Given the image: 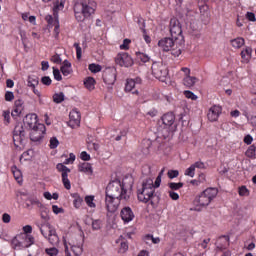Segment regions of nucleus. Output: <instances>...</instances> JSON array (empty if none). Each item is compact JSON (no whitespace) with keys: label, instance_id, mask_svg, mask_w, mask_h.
Returning a JSON list of instances; mask_svg holds the SVG:
<instances>
[{"label":"nucleus","instance_id":"56","mask_svg":"<svg viewBox=\"0 0 256 256\" xmlns=\"http://www.w3.org/2000/svg\"><path fill=\"white\" fill-rule=\"evenodd\" d=\"M246 19H248V21L255 22V21H256L255 13H253V12H247V13H246Z\"/></svg>","mask_w":256,"mask_h":256},{"label":"nucleus","instance_id":"21","mask_svg":"<svg viewBox=\"0 0 256 256\" xmlns=\"http://www.w3.org/2000/svg\"><path fill=\"white\" fill-rule=\"evenodd\" d=\"M78 170L81 173H88V175H93V168L91 167V164H89L87 162L79 164Z\"/></svg>","mask_w":256,"mask_h":256},{"label":"nucleus","instance_id":"53","mask_svg":"<svg viewBox=\"0 0 256 256\" xmlns=\"http://www.w3.org/2000/svg\"><path fill=\"white\" fill-rule=\"evenodd\" d=\"M74 161H75V154L70 153V154H69V158H67V159L64 161V165H69V163H73Z\"/></svg>","mask_w":256,"mask_h":256},{"label":"nucleus","instance_id":"36","mask_svg":"<svg viewBox=\"0 0 256 256\" xmlns=\"http://www.w3.org/2000/svg\"><path fill=\"white\" fill-rule=\"evenodd\" d=\"M184 95L186 99H191V101H197L198 99L197 95L189 90L184 91Z\"/></svg>","mask_w":256,"mask_h":256},{"label":"nucleus","instance_id":"48","mask_svg":"<svg viewBox=\"0 0 256 256\" xmlns=\"http://www.w3.org/2000/svg\"><path fill=\"white\" fill-rule=\"evenodd\" d=\"M168 193H169V197H170L173 201L179 200V193H177L176 191L169 190Z\"/></svg>","mask_w":256,"mask_h":256},{"label":"nucleus","instance_id":"4","mask_svg":"<svg viewBox=\"0 0 256 256\" xmlns=\"http://www.w3.org/2000/svg\"><path fill=\"white\" fill-rule=\"evenodd\" d=\"M217 193H219L217 188H207L198 196L196 201L200 207H207L217 197Z\"/></svg>","mask_w":256,"mask_h":256},{"label":"nucleus","instance_id":"63","mask_svg":"<svg viewBox=\"0 0 256 256\" xmlns=\"http://www.w3.org/2000/svg\"><path fill=\"white\" fill-rule=\"evenodd\" d=\"M81 203H83V199L82 198H76L74 200V207H76V209H79V207H81Z\"/></svg>","mask_w":256,"mask_h":256},{"label":"nucleus","instance_id":"14","mask_svg":"<svg viewBox=\"0 0 256 256\" xmlns=\"http://www.w3.org/2000/svg\"><path fill=\"white\" fill-rule=\"evenodd\" d=\"M221 113H223V108H221V106L214 105L210 107L207 113L208 120H210L212 123L217 121Z\"/></svg>","mask_w":256,"mask_h":256},{"label":"nucleus","instance_id":"20","mask_svg":"<svg viewBox=\"0 0 256 256\" xmlns=\"http://www.w3.org/2000/svg\"><path fill=\"white\" fill-rule=\"evenodd\" d=\"M143 241L146 243V245H157L158 243H161V239L159 237L155 238L151 234L144 236Z\"/></svg>","mask_w":256,"mask_h":256},{"label":"nucleus","instance_id":"41","mask_svg":"<svg viewBox=\"0 0 256 256\" xmlns=\"http://www.w3.org/2000/svg\"><path fill=\"white\" fill-rule=\"evenodd\" d=\"M50 61H52V63H56L57 65H61V63L63 62V60L61 59V56L59 54H55L51 57Z\"/></svg>","mask_w":256,"mask_h":256},{"label":"nucleus","instance_id":"30","mask_svg":"<svg viewBox=\"0 0 256 256\" xmlns=\"http://www.w3.org/2000/svg\"><path fill=\"white\" fill-rule=\"evenodd\" d=\"M53 101L54 103H63L65 101V94L63 92L55 93L53 95Z\"/></svg>","mask_w":256,"mask_h":256},{"label":"nucleus","instance_id":"15","mask_svg":"<svg viewBox=\"0 0 256 256\" xmlns=\"http://www.w3.org/2000/svg\"><path fill=\"white\" fill-rule=\"evenodd\" d=\"M175 38H162L161 40L158 41V46L162 51H171L173 47H175Z\"/></svg>","mask_w":256,"mask_h":256},{"label":"nucleus","instance_id":"46","mask_svg":"<svg viewBox=\"0 0 256 256\" xmlns=\"http://www.w3.org/2000/svg\"><path fill=\"white\" fill-rule=\"evenodd\" d=\"M53 75L56 81H61L63 79V77L61 76V72L57 68H53Z\"/></svg>","mask_w":256,"mask_h":256},{"label":"nucleus","instance_id":"44","mask_svg":"<svg viewBox=\"0 0 256 256\" xmlns=\"http://www.w3.org/2000/svg\"><path fill=\"white\" fill-rule=\"evenodd\" d=\"M72 252L74 253V255H81L83 253V248H81V246H75L73 245L71 247Z\"/></svg>","mask_w":256,"mask_h":256},{"label":"nucleus","instance_id":"45","mask_svg":"<svg viewBox=\"0 0 256 256\" xmlns=\"http://www.w3.org/2000/svg\"><path fill=\"white\" fill-rule=\"evenodd\" d=\"M128 249H129V245L127 244V242L120 243L119 253H127Z\"/></svg>","mask_w":256,"mask_h":256},{"label":"nucleus","instance_id":"64","mask_svg":"<svg viewBox=\"0 0 256 256\" xmlns=\"http://www.w3.org/2000/svg\"><path fill=\"white\" fill-rule=\"evenodd\" d=\"M14 107L19 108V109H23V100L18 99L14 102Z\"/></svg>","mask_w":256,"mask_h":256},{"label":"nucleus","instance_id":"51","mask_svg":"<svg viewBox=\"0 0 256 256\" xmlns=\"http://www.w3.org/2000/svg\"><path fill=\"white\" fill-rule=\"evenodd\" d=\"M74 47L76 48V57H77V59H81V55H82L81 46H79V43H74Z\"/></svg>","mask_w":256,"mask_h":256},{"label":"nucleus","instance_id":"57","mask_svg":"<svg viewBox=\"0 0 256 256\" xmlns=\"http://www.w3.org/2000/svg\"><path fill=\"white\" fill-rule=\"evenodd\" d=\"M41 81L43 85H47V86L51 85L52 83L51 78L49 76L42 77Z\"/></svg>","mask_w":256,"mask_h":256},{"label":"nucleus","instance_id":"39","mask_svg":"<svg viewBox=\"0 0 256 256\" xmlns=\"http://www.w3.org/2000/svg\"><path fill=\"white\" fill-rule=\"evenodd\" d=\"M45 251H46L47 255H49V256H56L59 254V250L55 247L47 248Z\"/></svg>","mask_w":256,"mask_h":256},{"label":"nucleus","instance_id":"25","mask_svg":"<svg viewBox=\"0 0 256 256\" xmlns=\"http://www.w3.org/2000/svg\"><path fill=\"white\" fill-rule=\"evenodd\" d=\"M84 85H85L86 89H88V91H93V89H95V78L87 77L84 80Z\"/></svg>","mask_w":256,"mask_h":256},{"label":"nucleus","instance_id":"17","mask_svg":"<svg viewBox=\"0 0 256 256\" xmlns=\"http://www.w3.org/2000/svg\"><path fill=\"white\" fill-rule=\"evenodd\" d=\"M199 11H200V19L203 21L205 25L209 23V19H211V13L209 12V6L206 4L200 5L199 6Z\"/></svg>","mask_w":256,"mask_h":256},{"label":"nucleus","instance_id":"27","mask_svg":"<svg viewBox=\"0 0 256 256\" xmlns=\"http://www.w3.org/2000/svg\"><path fill=\"white\" fill-rule=\"evenodd\" d=\"M195 83H197L196 77H191L190 75H188L184 78L185 87H193V85H195Z\"/></svg>","mask_w":256,"mask_h":256},{"label":"nucleus","instance_id":"24","mask_svg":"<svg viewBox=\"0 0 256 256\" xmlns=\"http://www.w3.org/2000/svg\"><path fill=\"white\" fill-rule=\"evenodd\" d=\"M61 73L67 77V75L71 74V64L68 60L63 61V65L60 68Z\"/></svg>","mask_w":256,"mask_h":256},{"label":"nucleus","instance_id":"19","mask_svg":"<svg viewBox=\"0 0 256 256\" xmlns=\"http://www.w3.org/2000/svg\"><path fill=\"white\" fill-rule=\"evenodd\" d=\"M24 125H27L29 129L37 127V116L36 114H28L24 119Z\"/></svg>","mask_w":256,"mask_h":256},{"label":"nucleus","instance_id":"12","mask_svg":"<svg viewBox=\"0 0 256 256\" xmlns=\"http://www.w3.org/2000/svg\"><path fill=\"white\" fill-rule=\"evenodd\" d=\"M170 33L171 37L175 40L179 39L181 33H183V30L181 29V22L176 18L170 20Z\"/></svg>","mask_w":256,"mask_h":256},{"label":"nucleus","instance_id":"23","mask_svg":"<svg viewBox=\"0 0 256 256\" xmlns=\"http://www.w3.org/2000/svg\"><path fill=\"white\" fill-rule=\"evenodd\" d=\"M252 53H253V49L251 47H246L244 50H242L241 57L245 61V63H249Z\"/></svg>","mask_w":256,"mask_h":256},{"label":"nucleus","instance_id":"3","mask_svg":"<svg viewBox=\"0 0 256 256\" xmlns=\"http://www.w3.org/2000/svg\"><path fill=\"white\" fill-rule=\"evenodd\" d=\"M97 9V2L88 0L87 2L76 3L74 5V13L77 21L83 22L86 17H91Z\"/></svg>","mask_w":256,"mask_h":256},{"label":"nucleus","instance_id":"2","mask_svg":"<svg viewBox=\"0 0 256 256\" xmlns=\"http://www.w3.org/2000/svg\"><path fill=\"white\" fill-rule=\"evenodd\" d=\"M143 177H148L143 180L142 188L138 190V201L142 203H149L155 194V186L153 185V178L151 177V167L144 166L142 169Z\"/></svg>","mask_w":256,"mask_h":256},{"label":"nucleus","instance_id":"43","mask_svg":"<svg viewBox=\"0 0 256 256\" xmlns=\"http://www.w3.org/2000/svg\"><path fill=\"white\" fill-rule=\"evenodd\" d=\"M137 57L142 61V63H147L149 61V56H147V54L138 52Z\"/></svg>","mask_w":256,"mask_h":256},{"label":"nucleus","instance_id":"13","mask_svg":"<svg viewBox=\"0 0 256 256\" xmlns=\"http://www.w3.org/2000/svg\"><path fill=\"white\" fill-rule=\"evenodd\" d=\"M116 63L120 65V67H132L133 58L127 53H122L116 57Z\"/></svg>","mask_w":256,"mask_h":256},{"label":"nucleus","instance_id":"58","mask_svg":"<svg viewBox=\"0 0 256 256\" xmlns=\"http://www.w3.org/2000/svg\"><path fill=\"white\" fill-rule=\"evenodd\" d=\"M52 211L55 213V215H59V213H63V208H59L57 205L52 206Z\"/></svg>","mask_w":256,"mask_h":256},{"label":"nucleus","instance_id":"8","mask_svg":"<svg viewBox=\"0 0 256 256\" xmlns=\"http://www.w3.org/2000/svg\"><path fill=\"white\" fill-rule=\"evenodd\" d=\"M103 81L106 85H115V81H117V68L108 67L103 71Z\"/></svg>","mask_w":256,"mask_h":256},{"label":"nucleus","instance_id":"11","mask_svg":"<svg viewBox=\"0 0 256 256\" xmlns=\"http://www.w3.org/2000/svg\"><path fill=\"white\" fill-rule=\"evenodd\" d=\"M56 169L60 173H62V183L65 189L67 190L71 189V181H69V173H71V169H69L67 166L61 163L57 164Z\"/></svg>","mask_w":256,"mask_h":256},{"label":"nucleus","instance_id":"6","mask_svg":"<svg viewBox=\"0 0 256 256\" xmlns=\"http://www.w3.org/2000/svg\"><path fill=\"white\" fill-rule=\"evenodd\" d=\"M40 231L46 239H48L51 245L57 246L59 245V236L57 235V231L49 224H44L41 226Z\"/></svg>","mask_w":256,"mask_h":256},{"label":"nucleus","instance_id":"62","mask_svg":"<svg viewBox=\"0 0 256 256\" xmlns=\"http://www.w3.org/2000/svg\"><path fill=\"white\" fill-rule=\"evenodd\" d=\"M80 157L82 159V161H89L91 159V156L89 154H87V152L83 151L80 154Z\"/></svg>","mask_w":256,"mask_h":256},{"label":"nucleus","instance_id":"52","mask_svg":"<svg viewBox=\"0 0 256 256\" xmlns=\"http://www.w3.org/2000/svg\"><path fill=\"white\" fill-rule=\"evenodd\" d=\"M15 99V95L11 91H7L5 93V101H13Z\"/></svg>","mask_w":256,"mask_h":256},{"label":"nucleus","instance_id":"40","mask_svg":"<svg viewBox=\"0 0 256 256\" xmlns=\"http://www.w3.org/2000/svg\"><path fill=\"white\" fill-rule=\"evenodd\" d=\"M94 200H95L94 196H86L85 197V202L88 205V207L95 208V204L93 203Z\"/></svg>","mask_w":256,"mask_h":256},{"label":"nucleus","instance_id":"49","mask_svg":"<svg viewBox=\"0 0 256 256\" xmlns=\"http://www.w3.org/2000/svg\"><path fill=\"white\" fill-rule=\"evenodd\" d=\"M23 113V108H17L14 106V110L12 111V117H19V115Z\"/></svg>","mask_w":256,"mask_h":256},{"label":"nucleus","instance_id":"35","mask_svg":"<svg viewBox=\"0 0 256 256\" xmlns=\"http://www.w3.org/2000/svg\"><path fill=\"white\" fill-rule=\"evenodd\" d=\"M88 69L91 73H99L101 71V65L93 63L88 66Z\"/></svg>","mask_w":256,"mask_h":256},{"label":"nucleus","instance_id":"38","mask_svg":"<svg viewBox=\"0 0 256 256\" xmlns=\"http://www.w3.org/2000/svg\"><path fill=\"white\" fill-rule=\"evenodd\" d=\"M238 193L241 197H247L249 195V189L246 186H241Z\"/></svg>","mask_w":256,"mask_h":256},{"label":"nucleus","instance_id":"26","mask_svg":"<svg viewBox=\"0 0 256 256\" xmlns=\"http://www.w3.org/2000/svg\"><path fill=\"white\" fill-rule=\"evenodd\" d=\"M231 45L234 49H241L243 45H245V39L238 37L236 39L231 40Z\"/></svg>","mask_w":256,"mask_h":256},{"label":"nucleus","instance_id":"42","mask_svg":"<svg viewBox=\"0 0 256 256\" xmlns=\"http://www.w3.org/2000/svg\"><path fill=\"white\" fill-rule=\"evenodd\" d=\"M185 175L188 177H195V166L191 165L188 169H186Z\"/></svg>","mask_w":256,"mask_h":256},{"label":"nucleus","instance_id":"29","mask_svg":"<svg viewBox=\"0 0 256 256\" xmlns=\"http://www.w3.org/2000/svg\"><path fill=\"white\" fill-rule=\"evenodd\" d=\"M39 85V78L37 76H29L28 77V87L35 89Z\"/></svg>","mask_w":256,"mask_h":256},{"label":"nucleus","instance_id":"50","mask_svg":"<svg viewBox=\"0 0 256 256\" xmlns=\"http://www.w3.org/2000/svg\"><path fill=\"white\" fill-rule=\"evenodd\" d=\"M131 43L130 39H124L123 44L120 45V49L127 51L129 49V44Z\"/></svg>","mask_w":256,"mask_h":256},{"label":"nucleus","instance_id":"18","mask_svg":"<svg viewBox=\"0 0 256 256\" xmlns=\"http://www.w3.org/2000/svg\"><path fill=\"white\" fill-rule=\"evenodd\" d=\"M120 215L124 223H129L130 221H133V219H135V214L133 213V210H131L130 207H124L121 210Z\"/></svg>","mask_w":256,"mask_h":256},{"label":"nucleus","instance_id":"47","mask_svg":"<svg viewBox=\"0 0 256 256\" xmlns=\"http://www.w3.org/2000/svg\"><path fill=\"white\" fill-rule=\"evenodd\" d=\"M168 177H169V179H175V178L179 177V171L178 170H169Z\"/></svg>","mask_w":256,"mask_h":256},{"label":"nucleus","instance_id":"7","mask_svg":"<svg viewBox=\"0 0 256 256\" xmlns=\"http://www.w3.org/2000/svg\"><path fill=\"white\" fill-rule=\"evenodd\" d=\"M13 141L15 147H21L23 141H25V128H23V123L18 122L13 131Z\"/></svg>","mask_w":256,"mask_h":256},{"label":"nucleus","instance_id":"9","mask_svg":"<svg viewBox=\"0 0 256 256\" xmlns=\"http://www.w3.org/2000/svg\"><path fill=\"white\" fill-rule=\"evenodd\" d=\"M30 139L34 143H37L38 141H41L43 139V135H45V125L43 124H37V126H34V128H30Z\"/></svg>","mask_w":256,"mask_h":256},{"label":"nucleus","instance_id":"60","mask_svg":"<svg viewBox=\"0 0 256 256\" xmlns=\"http://www.w3.org/2000/svg\"><path fill=\"white\" fill-rule=\"evenodd\" d=\"M2 221L3 223H11V215L4 213L2 215Z\"/></svg>","mask_w":256,"mask_h":256},{"label":"nucleus","instance_id":"59","mask_svg":"<svg viewBox=\"0 0 256 256\" xmlns=\"http://www.w3.org/2000/svg\"><path fill=\"white\" fill-rule=\"evenodd\" d=\"M25 242L28 243L24 246L25 248L31 247V245H33V237L25 236Z\"/></svg>","mask_w":256,"mask_h":256},{"label":"nucleus","instance_id":"10","mask_svg":"<svg viewBox=\"0 0 256 256\" xmlns=\"http://www.w3.org/2000/svg\"><path fill=\"white\" fill-rule=\"evenodd\" d=\"M162 123L165 125L167 129V134L164 135V138L167 139L169 137V133H173L175 129H173V124L175 123V114L173 113H166L162 116Z\"/></svg>","mask_w":256,"mask_h":256},{"label":"nucleus","instance_id":"61","mask_svg":"<svg viewBox=\"0 0 256 256\" xmlns=\"http://www.w3.org/2000/svg\"><path fill=\"white\" fill-rule=\"evenodd\" d=\"M54 33L55 37H59V20H55L54 22Z\"/></svg>","mask_w":256,"mask_h":256},{"label":"nucleus","instance_id":"37","mask_svg":"<svg viewBox=\"0 0 256 256\" xmlns=\"http://www.w3.org/2000/svg\"><path fill=\"white\" fill-rule=\"evenodd\" d=\"M59 147V140L57 137H52L50 139V149H57Z\"/></svg>","mask_w":256,"mask_h":256},{"label":"nucleus","instance_id":"1","mask_svg":"<svg viewBox=\"0 0 256 256\" xmlns=\"http://www.w3.org/2000/svg\"><path fill=\"white\" fill-rule=\"evenodd\" d=\"M131 199V190H127L125 182L121 180H113L106 187V209L108 213H115L119 209L122 201H129Z\"/></svg>","mask_w":256,"mask_h":256},{"label":"nucleus","instance_id":"28","mask_svg":"<svg viewBox=\"0 0 256 256\" xmlns=\"http://www.w3.org/2000/svg\"><path fill=\"white\" fill-rule=\"evenodd\" d=\"M12 173L14 175V179L18 183H21L23 181V179H22L23 175L21 174V170L17 169L16 166L12 167Z\"/></svg>","mask_w":256,"mask_h":256},{"label":"nucleus","instance_id":"34","mask_svg":"<svg viewBox=\"0 0 256 256\" xmlns=\"http://www.w3.org/2000/svg\"><path fill=\"white\" fill-rule=\"evenodd\" d=\"M103 227V222L100 219H96L92 221V229L93 231H99Z\"/></svg>","mask_w":256,"mask_h":256},{"label":"nucleus","instance_id":"55","mask_svg":"<svg viewBox=\"0 0 256 256\" xmlns=\"http://www.w3.org/2000/svg\"><path fill=\"white\" fill-rule=\"evenodd\" d=\"M30 205H35L38 209L44 207L39 200L30 199Z\"/></svg>","mask_w":256,"mask_h":256},{"label":"nucleus","instance_id":"16","mask_svg":"<svg viewBox=\"0 0 256 256\" xmlns=\"http://www.w3.org/2000/svg\"><path fill=\"white\" fill-rule=\"evenodd\" d=\"M70 120H69V126L72 127V129H75V127H79L81 124V114L77 110H72L69 114Z\"/></svg>","mask_w":256,"mask_h":256},{"label":"nucleus","instance_id":"33","mask_svg":"<svg viewBox=\"0 0 256 256\" xmlns=\"http://www.w3.org/2000/svg\"><path fill=\"white\" fill-rule=\"evenodd\" d=\"M40 216L41 219H44V221H49V209H47L45 206H42L40 208Z\"/></svg>","mask_w":256,"mask_h":256},{"label":"nucleus","instance_id":"54","mask_svg":"<svg viewBox=\"0 0 256 256\" xmlns=\"http://www.w3.org/2000/svg\"><path fill=\"white\" fill-rule=\"evenodd\" d=\"M192 166L194 167V169H205V163L201 161L195 162L194 164H192Z\"/></svg>","mask_w":256,"mask_h":256},{"label":"nucleus","instance_id":"5","mask_svg":"<svg viewBox=\"0 0 256 256\" xmlns=\"http://www.w3.org/2000/svg\"><path fill=\"white\" fill-rule=\"evenodd\" d=\"M151 69L152 75H154L156 79H159V81H162V83L167 81V77H169V70L167 69V66L163 64V62H154Z\"/></svg>","mask_w":256,"mask_h":256},{"label":"nucleus","instance_id":"32","mask_svg":"<svg viewBox=\"0 0 256 256\" xmlns=\"http://www.w3.org/2000/svg\"><path fill=\"white\" fill-rule=\"evenodd\" d=\"M255 151H256V147L255 145H251L249 146V148L246 150V157H249V159H255Z\"/></svg>","mask_w":256,"mask_h":256},{"label":"nucleus","instance_id":"22","mask_svg":"<svg viewBox=\"0 0 256 256\" xmlns=\"http://www.w3.org/2000/svg\"><path fill=\"white\" fill-rule=\"evenodd\" d=\"M134 89H135V80L128 79L126 81L125 91L132 92L133 95H137V93H139V91L134 90Z\"/></svg>","mask_w":256,"mask_h":256},{"label":"nucleus","instance_id":"31","mask_svg":"<svg viewBox=\"0 0 256 256\" xmlns=\"http://www.w3.org/2000/svg\"><path fill=\"white\" fill-rule=\"evenodd\" d=\"M183 182H170L168 183V187L170 189V191H179V189L183 188Z\"/></svg>","mask_w":256,"mask_h":256}]
</instances>
